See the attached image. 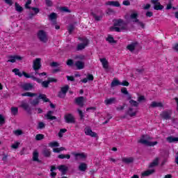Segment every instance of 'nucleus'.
<instances>
[{"label":"nucleus","instance_id":"f257e3e1","mask_svg":"<svg viewBox=\"0 0 178 178\" xmlns=\"http://www.w3.org/2000/svg\"><path fill=\"white\" fill-rule=\"evenodd\" d=\"M114 30L118 33L120 31H124V30H127V24L123 22V19H117L114 22Z\"/></svg>","mask_w":178,"mask_h":178},{"label":"nucleus","instance_id":"f03ea898","mask_svg":"<svg viewBox=\"0 0 178 178\" xmlns=\"http://www.w3.org/2000/svg\"><path fill=\"white\" fill-rule=\"evenodd\" d=\"M152 138L145 135L139 140V143H140V144H143V145H147V147H155V145L158 144V142H152Z\"/></svg>","mask_w":178,"mask_h":178},{"label":"nucleus","instance_id":"7ed1b4c3","mask_svg":"<svg viewBox=\"0 0 178 178\" xmlns=\"http://www.w3.org/2000/svg\"><path fill=\"white\" fill-rule=\"evenodd\" d=\"M33 80H35V81H37V83H39V84H42V86L44 88H47L48 86H49V83H56L58 80L55 78H48L47 81H44L33 76Z\"/></svg>","mask_w":178,"mask_h":178},{"label":"nucleus","instance_id":"20e7f679","mask_svg":"<svg viewBox=\"0 0 178 178\" xmlns=\"http://www.w3.org/2000/svg\"><path fill=\"white\" fill-rule=\"evenodd\" d=\"M39 99H42V101H44V102H49V99L47 98V95H39L38 98L33 99L31 102V105H33V106H35V105H38V104H40Z\"/></svg>","mask_w":178,"mask_h":178},{"label":"nucleus","instance_id":"39448f33","mask_svg":"<svg viewBox=\"0 0 178 178\" xmlns=\"http://www.w3.org/2000/svg\"><path fill=\"white\" fill-rule=\"evenodd\" d=\"M72 155L74 156L76 161H84L87 158V154L83 152H72Z\"/></svg>","mask_w":178,"mask_h":178},{"label":"nucleus","instance_id":"423d86ee","mask_svg":"<svg viewBox=\"0 0 178 178\" xmlns=\"http://www.w3.org/2000/svg\"><path fill=\"white\" fill-rule=\"evenodd\" d=\"M33 69L35 70V74H37V70L41 69V58H36L33 60Z\"/></svg>","mask_w":178,"mask_h":178},{"label":"nucleus","instance_id":"0eeeda50","mask_svg":"<svg viewBox=\"0 0 178 178\" xmlns=\"http://www.w3.org/2000/svg\"><path fill=\"white\" fill-rule=\"evenodd\" d=\"M160 116L164 120H169L172 118V110L161 112Z\"/></svg>","mask_w":178,"mask_h":178},{"label":"nucleus","instance_id":"6e6552de","mask_svg":"<svg viewBox=\"0 0 178 178\" xmlns=\"http://www.w3.org/2000/svg\"><path fill=\"white\" fill-rule=\"evenodd\" d=\"M38 37L42 42H47V41H48V36L47 35V33L44 31H39Z\"/></svg>","mask_w":178,"mask_h":178},{"label":"nucleus","instance_id":"1a4fd4ad","mask_svg":"<svg viewBox=\"0 0 178 178\" xmlns=\"http://www.w3.org/2000/svg\"><path fill=\"white\" fill-rule=\"evenodd\" d=\"M116 86H124V87H129V82L127 81L120 82L118 79H114L111 83V87H116Z\"/></svg>","mask_w":178,"mask_h":178},{"label":"nucleus","instance_id":"9d476101","mask_svg":"<svg viewBox=\"0 0 178 178\" xmlns=\"http://www.w3.org/2000/svg\"><path fill=\"white\" fill-rule=\"evenodd\" d=\"M88 45V39L83 38V42L78 44L76 49L77 51H83Z\"/></svg>","mask_w":178,"mask_h":178},{"label":"nucleus","instance_id":"9b49d317","mask_svg":"<svg viewBox=\"0 0 178 178\" xmlns=\"http://www.w3.org/2000/svg\"><path fill=\"white\" fill-rule=\"evenodd\" d=\"M152 3H153L154 9L155 10H162L163 9V6L161 5L159 0H151Z\"/></svg>","mask_w":178,"mask_h":178},{"label":"nucleus","instance_id":"f8f14e48","mask_svg":"<svg viewBox=\"0 0 178 178\" xmlns=\"http://www.w3.org/2000/svg\"><path fill=\"white\" fill-rule=\"evenodd\" d=\"M8 60H7V62L15 63L16 60H22L23 59V57L20 56L15 55V56H8Z\"/></svg>","mask_w":178,"mask_h":178},{"label":"nucleus","instance_id":"ddd939ff","mask_svg":"<svg viewBox=\"0 0 178 178\" xmlns=\"http://www.w3.org/2000/svg\"><path fill=\"white\" fill-rule=\"evenodd\" d=\"M69 90V86H65L63 88H61V91L58 93L59 98H65L66 97V93L67 92V90Z\"/></svg>","mask_w":178,"mask_h":178},{"label":"nucleus","instance_id":"4468645a","mask_svg":"<svg viewBox=\"0 0 178 178\" xmlns=\"http://www.w3.org/2000/svg\"><path fill=\"white\" fill-rule=\"evenodd\" d=\"M65 120L66 123H76V119L72 114H67L65 115Z\"/></svg>","mask_w":178,"mask_h":178},{"label":"nucleus","instance_id":"2eb2a0df","mask_svg":"<svg viewBox=\"0 0 178 178\" xmlns=\"http://www.w3.org/2000/svg\"><path fill=\"white\" fill-rule=\"evenodd\" d=\"M84 131L86 136H90V137H97V133L92 131L90 127H86L84 129Z\"/></svg>","mask_w":178,"mask_h":178},{"label":"nucleus","instance_id":"dca6fc26","mask_svg":"<svg viewBox=\"0 0 178 178\" xmlns=\"http://www.w3.org/2000/svg\"><path fill=\"white\" fill-rule=\"evenodd\" d=\"M136 115H137V108H134L133 107L129 108L126 113L127 116H130L131 118L136 116Z\"/></svg>","mask_w":178,"mask_h":178},{"label":"nucleus","instance_id":"f3484780","mask_svg":"<svg viewBox=\"0 0 178 178\" xmlns=\"http://www.w3.org/2000/svg\"><path fill=\"white\" fill-rule=\"evenodd\" d=\"M138 45V43L137 42H133L127 46V49L128 51H130V52H133V51L137 48Z\"/></svg>","mask_w":178,"mask_h":178},{"label":"nucleus","instance_id":"a211bd4d","mask_svg":"<svg viewBox=\"0 0 178 178\" xmlns=\"http://www.w3.org/2000/svg\"><path fill=\"white\" fill-rule=\"evenodd\" d=\"M163 104L161 102H152L150 105L149 108H163Z\"/></svg>","mask_w":178,"mask_h":178},{"label":"nucleus","instance_id":"6ab92c4d","mask_svg":"<svg viewBox=\"0 0 178 178\" xmlns=\"http://www.w3.org/2000/svg\"><path fill=\"white\" fill-rule=\"evenodd\" d=\"M75 102L79 106H84V97H79L75 99Z\"/></svg>","mask_w":178,"mask_h":178},{"label":"nucleus","instance_id":"aec40b11","mask_svg":"<svg viewBox=\"0 0 178 178\" xmlns=\"http://www.w3.org/2000/svg\"><path fill=\"white\" fill-rule=\"evenodd\" d=\"M20 107L23 108L24 111H26V112L29 113L31 109H30V106L29 105V103H27V102L22 101L21 102Z\"/></svg>","mask_w":178,"mask_h":178},{"label":"nucleus","instance_id":"412c9836","mask_svg":"<svg viewBox=\"0 0 178 178\" xmlns=\"http://www.w3.org/2000/svg\"><path fill=\"white\" fill-rule=\"evenodd\" d=\"M155 173V169H150L142 172V177H147V176H151Z\"/></svg>","mask_w":178,"mask_h":178},{"label":"nucleus","instance_id":"4be33fe9","mask_svg":"<svg viewBox=\"0 0 178 178\" xmlns=\"http://www.w3.org/2000/svg\"><path fill=\"white\" fill-rule=\"evenodd\" d=\"M22 87L25 91H31L34 88V86L31 83H24Z\"/></svg>","mask_w":178,"mask_h":178},{"label":"nucleus","instance_id":"5701e85b","mask_svg":"<svg viewBox=\"0 0 178 178\" xmlns=\"http://www.w3.org/2000/svg\"><path fill=\"white\" fill-rule=\"evenodd\" d=\"M137 17H138V13L137 12H134L130 15V19L132 22H134V23L138 22V19Z\"/></svg>","mask_w":178,"mask_h":178},{"label":"nucleus","instance_id":"b1692460","mask_svg":"<svg viewBox=\"0 0 178 178\" xmlns=\"http://www.w3.org/2000/svg\"><path fill=\"white\" fill-rule=\"evenodd\" d=\"M74 65L78 70H82V69H83L85 67L84 62L81 60L76 61Z\"/></svg>","mask_w":178,"mask_h":178},{"label":"nucleus","instance_id":"393cba45","mask_svg":"<svg viewBox=\"0 0 178 178\" xmlns=\"http://www.w3.org/2000/svg\"><path fill=\"white\" fill-rule=\"evenodd\" d=\"M100 62L104 69H106V70L108 69L109 63H108V60H106V58H100Z\"/></svg>","mask_w":178,"mask_h":178},{"label":"nucleus","instance_id":"a878e982","mask_svg":"<svg viewBox=\"0 0 178 178\" xmlns=\"http://www.w3.org/2000/svg\"><path fill=\"white\" fill-rule=\"evenodd\" d=\"M122 161L123 163L129 165V163H133V162H134V159L133 157H124Z\"/></svg>","mask_w":178,"mask_h":178},{"label":"nucleus","instance_id":"bb28decb","mask_svg":"<svg viewBox=\"0 0 178 178\" xmlns=\"http://www.w3.org/2000/svg\"><path fill=\"white\" fill-rule=\"evenodd\" d=\"M57 169H58L63 175H66V172H67V166L66 165H59Z\"/></svg>","mask_w":178,"mask_h":178},{"label":"nucleus","instance_id":"cd10ccee","mask_svg":"<svg viewBox=\"0 0 178 178\" xmlns=\"http://www.w3.org/2000/svg\"><path fill=\"white\" fill-rule=\"evenodd\" d=\"M106 5L109 6H115V8H119V6H120L119 1H107Z\"/></svg>","mask_w":178,"mask_h":178},{"label":"nucleus","instance_id":"c85d7f7f","mask_svg":"<svg viewBox=\"0 0 178 178\" xmlns=\"http://www.w3.org/2000/svg\"><path fill=\"white\" fill-rule=\"evenodd\" d=\"M104 103L106 105H111V104H115L116 103V98L111 97L110 99H106L104 101Z\"/></svg>","mask_w":178,"mask_h":178},{"label":"nucleus","instance_id":"c756f323","mask_svg":"<svg viewBox=\"0 0 178 178\" xmlns=\"http://www.w3.org/2000/svg\"><path fill=\"white\" fill-rule=\"evenodd\" d=\"M159 163V158L156 157L154 160L149 164V168H155V166H158Z\"/></svg>","mask_w":178,"mask_h":178},{"label":"nucleus","instance_id":"7c9ffc66","mask_svg":"<svg viewBox=\"0 0 178 178\" xmlns=\"http://www.w3.org/2000/svg\"><path fill=\"white\" fill-rule=\"evenodd\" d=\"M92 80H94V76L92 74H88L87 78L82 79L81 81L82 83H87L88 81H92Z\"/></svg>","mask_w":178,"mask_h":178},{"label":"nucleus","instance_id":"2f4dec72","mask_svg":"<svg viewBox=\"0 0 178 178\" xmlns=\"http://www.w3.org/2000/svg\"><path fill=\"white\" fill-rule=\"evenodd\" d=\"M53 111H49L47 113V115H45V118H47V119H48L49 120H55L56 119V117L53 116Z\"/></svg>","mask_w":178,"mask_h":178},{"label":"nucleus","instance_id":"473e14b6","mask_svg":"<svg viewBox=\"0 0 178 178\" xmlns=\"http://www.w3.org/2000/svg\"><path fill=\"white\" fill-rule=\"evenodd\" d=\"M37 95H38L37 93H33V92H26L25 93H22V97H37Z\"/></svg>","mask_w":178,"mask_h":178},{"label":"nucleus","instance_id":"72a5a7b5","mask_svg":"<svg viewBox=\"0 0 178 178\" xmlns=\"http://www.w3.org/2000/svg\"><path fill=\"white\" fill-rule=\"evenodd\" d=\"M79 169L81 172H86L87 170V164H86V163H81L79 166Z\"/></svg>","mask_w":178,"mask_h":178},{"label":"nucleus","instance_id":"f704fd0d","mask_svg":"<svg viewBox=\"0 0 178 178\" xmlns=\"http://www.w3.org/2000/svg\"><path fill=\"white\" fill-rule=\"evenodd\" d=\"M167 141H168V143H176V141H178V138L170 136L167 138Z\"/></svg>","mask_w":178,"mask_h":178},{"label":"nucleus","instance_id":"c9c22d12","mask_svg":"<svg viewBox=\"0 0 178 178\" xmlns=\"http://www.w3.org/2000/svg\"><path fill=\"white\" fill-rule=\"evenodd\" d=\"M33 159L36 162H40V160L38 159V152L37 151L33 152Z\"/></svg>","mask_w":178,"mask_h":178},{"label":"nucleus","instance_id":"e433bc0d","mask_svg":"<svg viewBox=\"0 0 178 178\" xmlns=\"http://www.w3.org/2000/svg\"><path fill=\"white\" fill-rule=\"evenodd\" d=\"M19 113V108L17 107H11L12 115H16Z\"/></svg>","mask_w":178,"mask_h":178},{"label":"nucleus","instance_id":"4c0bfd02","mask_svg":"<svg viewBox=\"0 0 178 178\" xmlns=\"http://www.w3.org/2000/svg\"><path fill=\"white\" fill-rule=\"evenodd\" d=\"M13 72L15 73V74H16V76H19V77H22V76H23V74L20 72V70H19L17 68L13 70Z\"/></svg>","mask_w":178,"mask_h":178},{"label":"nucleus","instance_id":"58836bf2","mask_svg":"<svg viewBox=\"0 0 178 178\" xmlns=\"http://www.w3.org/2000/svg\"><path fill=\"white\" fill-rule=\"evenodd\" d=\"M15 10L17 12H23V7L20 6V5L18 3H15Z\"/></svg>","mask_w":178,"mask_h":178},{"label":"nucleus","instance_id":"ea45409f","mask_svg":"<svg viewBox=\"0 0 178 178\" xmlns=\"http://www.w3.org/2000/svg\"><path fill=\"white\" fill-rule=\"evenodd\" d=\"M19 145H20V142L16 141L11 145V148L13 149H17V148H19Z\"/></svg>","mask_w":178,"mask_h":178},{"label":"nucleus","instance_id":"a19ab883","mask_svg":"<svg viewBox=\"0 0 178 178\" xmlns=\"http://www.w3.org/2000/svg\"><path fill=\"white\" fill-rule=\"evenodd\" d=\"M74 59H77L78 60H84V59H86V56L83 54H79L76 56Z\"/></svg>","mask_w":178,"mask_h":178},{"label":"nucleus","instance_id":"79ce46f5","mask_svg":"<svg viewBox=\"0 0 178 178\" xmlns=\"http://www.w3.org/2000/svg\"><path fill=\"white\" fill-rule=\"evenodd\" d=\"M3 124H5V117L0 114V127L3 126Z\"/></svg>","mask_w":178,"mask_h":178},{"label":"nucleus","instance_id":"37998d69","mask_svg":"<svg viewBox=\"0 0 178 178\" xmlns=\"http://www.w3.org/2000/svg\"><path fill=\"white\" fill-rule=\"evenodd\" d=\"M106 41H108V42L113 43L115 42V39H113V37H112V35H109L106 38Z\"/></svg>","mask_w":178,"mask_h":178},{"label":"nucleus","instance_id":"c03bdc74","mask_svg":"<svg viewBox=\"0 0 178 178\" xmlns=\"http://www.w3.org/2000/svg\"><path fill=\"white\" fill-rule=\"evenodd\" d=\"M43 155H44L45 156H51V152L49 149H45L43 151Z\"/></svg>","mask_w":178,"mask_h":178},{"label":"nucleus","instance_id":"a18cd8bd","mask_svg":"<svg viewBox=\"0 0 178 178\" xmlns=\"http://www.w3.org/2000/svg\"><path fill=\"white\" fill-rule=\"evenodd\" d=\"M67 130L66 129H61L58 132V137H63V134L66 133Z\"/></svg>","mask_w":178,"mask_h":178},{"label":"nucleus","instance_id":"49530a36","mask_svg":"<svg viewBox=\"0 0 178 178\" xmlns=\"http://www.w3.org/2000/svg\"><path fill=\"white\" fill-rule=\"evenodd\" d=\"M13 134L15 136H22V134H23V131H22L21 129H17L13 131Z\"/></svg>","mask_w":178,"mask_h":178},{"label":"nucleus","instance_id":"de8ad7c7","mask_svg":"<svg viewBox=\"0 0 178 178\" xmlns=\"http://www.w3.org/2000/svg\"><path fill=\"white\" fill-rule=\"evenodd\" d=\"M49 145L54 148V147H59V143L58 142H51Z\"/></svg>","mask_w":178,"mask_h":178},{"label":"nucleus","instance_id":"09e8293b","mask_svg":"<svg viewBox=\"0 0 178 178\" xmlns=\"http://www.w3.org/2000/svg\"><path fill=\"white\" fill-rule=\"evenodd\" d=\"M30 5H31V0H27L25 4L26 9H31V7H30Z\"/></svg>","mask_w":178,"mask_h":178},{"label":"nucleus","instance_id":"8fccbe9b","mask_svg":"<svg viewBox=\"0 0 178 178\" xmlns=\"http://www.w3.org/2000/svg\"><path fill=\"white\" fill-rule=\"evenodd\" d=\"M22 76H24V77H26V79H33V77H35V76H31L24 72H22Z\"/></svg>","mask_w":178,"mask_h":178},{"label":"nucleus","instance_id":"3c124183","mask_svg":"<svg viewBox=\"0 0 178 178\" xmlns=\"http://www.w3.org/2000/svg\"><path fill=\"white\" fill-rule=\"evenodd\" d=\"M67 30L70 33V34H72V33L73 32V31L74 30V26H73L72 24H70Z\"/></svg>","mask_w":178,"mask_h":178},{"label":"nucleus","instance_id":"603ef678","mask_svg":"<svg viewBox=\"0 0 178 178\" xmlns=\"http://www.w3.org/2000/svg\"><path fill=\"white\" fill-rule=\"evenodd\" d=\"M129 104L131 105V106H138V102L134 100H130Z\"/></svg>","mask_w":178,"mask_h":178},{"label":"nucleus","instance_id":"864d4df0","mask_svg":"<svg viewBox=\"0 0 178 178\" xmlns=\"http://www.w3.org/2000/svg\"><path fill=\"white\" fill-rule=\"evenodd\" d=\"M44 138V135L42 134H37L35 136V140L37 141H40V140H42Z\"/></svg>","mask_w":178,"mask_h":178},{"label":"nucleus","instance_id":"5fc2aeb1","mask_svg":"<svg viewBox=\"0 0 178 178\" xmlns=\"http://www.w3.org/2000/svg\"><path fill=\"white\" fill-rule=\"evenodd\" d=\"M56 19V14L53 13L49 15V19L50 20H55Z\"/></svg>","mask_w":178,"mask_h":178},{"label":"nucleus","instance_id":"6e6d98bb","mask_svg":"<svg viewBox=\"0 0 178 178\" xmlns=\"http://www.w3.org/2000/svg\"><path fill=\"white\" fill-rule=\"evenodd\" d=\"M45 127V124H44V122H39L38 123V129H44Z\"/></svg>","mask_w":178,"mask_h":178},{"label":"nucleus","instance_id":"4d7b16f0","mask_svg":"<svg viewBox=\"0 0 178 178\" xmlns=\"http://www.w3.org/2000/svg\"><path fill=\"white\" fill-rule=\"evenodd\" d=\"M121 92H122V94H124L125 95H129V92L127 91V88H122L121 89Z\"/></svg>","mask_w":178,"mask_h":178},{"label":"nucleus","instance_id":"13d9d810","mask_svg":"<svg viewBox=\"0 0 178 178\" xmlns=\"http://www.w3.org/2000/svg\"><path fill=\"white\" fill-rule=\"evenodd\" d=\"M78 113H79L81 119H84V113H83V111H81V110L78 109Z\"/></svg>","mask_w":178,"mask_h":178},{"label":"nucleus","instance_id":"bf43d9fd","mask_svg":"<svg viewBox=\"0 0 178 178\" xmlns=\"http://www.w3.org/2000/svg\"><path fill=\"white\" fill-rule=\"evenodd\" d=\"M31 9L33 10V12H35V15L40 13V8H38L31 7Z\"/></svg>","mask_w":178,"mask_h":178},{"label":"nucleus","instance_id":"052dcab7","mask_svg":"<svg viewBox=\"0 0 178 178\" xmlns=\"http://www.w3.org/2000/svg\"><path fill=\"white\" fill-rule=\"evenodd\" d=\"M122 5H124L125 6H130V1L129 0H124L122 2Z\"/></svg>","mask_w":178,"mask_h":178},{"label":"nucleus","instance_id":"680f3d73","mask_svg":"<svg viewBox=\"0 0 178 178\" xmlns=\"http://www.w3.org/2000/svg\"><path fill=\"white\" fill-rule=\"evenodd\" d=\"M5 3H7V5H9L10 6H12L13 5V1L12 0H4Z\"/></svg>","mask_w":178,"mask_h":178},{"label":"nucleus","instance_id":"e2e57ef3","mask_svg":"<svg viewBox=\"0 0 178 178\" xmlns=\"http://www.w3.org/2000/svg\"><path fill=\"white\" fill-rule=\"evenodd\" d=\"M145 99V97L144 96H139L138 97V102H141Z\"/></svg>","mask_w":178,"mask_h":178},{"label":"nucleus","instance_id":"0e129e2a","mask_svg":"<svg viewBox=\"0 0 178 178\" xmlns=\"http://www.w3.org/2000/svg\"><path fill=\"white\" fill-rule=\"evenodd\" d=\"M117 111H123L124 109V105H122V106H118L117 108H116Z\"/></svg>","mask_w":178,"mask_h":178},{"label":"nucleus","instance_id":"69168bd1","mask_svg":"<svg viewBox=\"0 0 178 178\" xmlns=\"http://www.w3.org/2000/svg\"><path fill=\"white\" fill-rule=\"evenodd\" d=\"M153 15H154V13H152V12H151V11H148V12L146 13V16H147V17H152Z\"/></svg>","mask_w":178,"mask_h":178},{"label":"nucleus","instance_id":"338daca9","mask_svg":"<svg viewBox=\"0 0 178 178\" xmlns=\"http://www.w3.org/2000/svg\"><path fill=\"white\" fill-rule=\"evenodd\" d=\"M67 65L68 66H72V65H73V60H72V59L68 60L67 62Z\"/></svg>","mask_w":178,"mask_h":178},{"label":"nucleus","instance_id":"774afa93","mask_svg":"<svg viewBox=\"0 0 178 178\" xmlns=\"http://www.w3.org/2000/svg\"><path fill=\"white\" fill-rule=\"evenodd\" d=\"M46 5L47 6H52V2L51 1V0H47L46 1Z\"/></svg>","mask_w":178,"mask_h":178}]
</instances>
